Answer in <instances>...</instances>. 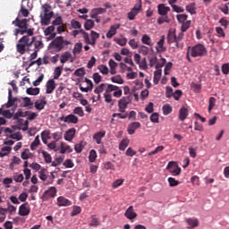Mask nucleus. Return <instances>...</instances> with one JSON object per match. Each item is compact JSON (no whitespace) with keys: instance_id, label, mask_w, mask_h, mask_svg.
Wrapping results in <instances>:
<instances>
[{"instance_id":"12","label":"nucleus","mask_w":229,"mask_h":229,"mask_svg":"<svg viewBox=\"0 0 229 229\" xmlns=\"http://www.w3.org/2000/svg\"><path fill=\"white\" fill-rule=\"evenodd\" d=\"M57 205L58 207H71L72 201L69 200V199H65L64 196H60L57 198Z\"/></svg>"},{"instance_id":"57","label":"nucleus","mask_w":229,"mask_h":229,"mask_svg":"<svg viewBox=\"0 0 229 229\" xmlns=\"http://www.w3.org/2000/svg\"><path fill=\"white\" fill-rule=\"evenodd\" d=\"M71 25H72V28H73L74 30H81V23H80V21L76 20H72Z\"/></svg>"},{"instance_id":"51","label":"nucleus","mask_w":229,"mask_h":229,"mask_svg":"<svg viewBox=\"0 0 229 229\" xmlns=\"http://www.w3.org/2000/svg\"><path fill=\"white\" fill-rule=\"evenodd\" d=\"M96 158H98V153L94 149L90 150L89 156V162H96Z\"/></svg>"},{"instance_id":"42","label":"nucleus","mask_w":229,"mask_h":229,"mask_svg":"<svg viewBox=\"0 0 229 229\" xmlns=\"http://www.w3.org/2000/svg\"><path fill=\"white\" fill-rule=\"evenodd\" d=\"M81 49H83V44L76 43L73 48V55H80V53H81Z\"/></svg>"},{"instance_id":"53","label":"nucleus","mask_w":229,"mask_h":229,"mask_svg":"<svg viewBox=\"0 0 229 229\" xmlns=\"http://www.w3.org/2000/svg\"><path fill=\"white\" fill-rule=\"evenodd\" d=\"M139 53H140V55H143V56L148 55V53H149V48L146 46H141L139 48Z\"/></svg>"},{"instance_id":"33","label":"nucleus","mask_w":229,"mask_h":229,"mask_svg":"<svg viewBox=\"0 0 229 229\" xmlns=\"http://www.w3.org/2000/svg\"><path fill=\"white\" fill-rule=\"evenodd\" d=\"M160 78H162V70H157L156 72H154V85H158Z\"/></svg>"},{"instance_id":"19","label":"nucleus","mask_w":229,"mask_h":229,"mask_svg":"<svg viewBox=\"0 0 229 229\" xmlns=\"http://www.w3.org/2000/svg\"><path fill=\"white\" fill-rule=\"evenodd\" d=\"M184 32L181 30V32L175 36V40H176V44L175 47L178 49H183V43H182V41L183 40V37H184Z\"/></svg>"},{"instance_id":"31","label":"nucleus","mask_w":229,"mask_h":229,"mask_svg":"<svg viewBox=\"0 0 229 229\" xmlns=\"http://www.w3.org/2000/svg\"><path fill=\"white\" fill-rule=\"evenodd\" d=\"M142 44H145L146 46H149L150 47H153V42L151 41V37L148 36V34H145L141 38Z\"/></svg>"},{"instance_id":"46","label":"nucleus","mask_w":229,"mask_h":229,"mask_svg":"<svg viewBox=\"0 0 229 229\" xmlns=\"http://www.w3.org/2000/svg\"><path fill=\"white\" fill-rule=\"evenodd\" d=\"M84 28L87 31L92 30L94 28V21L92 20H87L84 23Z\"/></svg>"},{"instance_id":"21","label":"nucleus","mask_w":229,"mask_h":229,"mask_svg":"<svg viewBox=\"0 0 229 229\" xmlns=\"http://www.w3.org/2000/svg\"><path fill=\"white\" fill-rule=\"evenodd\" d=\"M188 115H189V109L182 106L179 110V119H180V121H185V119H187Z\"/></svg>"},{"instance_id":"45","label":"nucleus","mask_w":229,"mask_h":229,"mask_svg":"<svg viewBox=\"0 0 229 229\" xmlns=\"http://www.w3.org/2000/svg\"><path fill=\"white\" fill-rule=\"evenodd\" d=\"M33 154L30 152V149L26 148L23 152H21V158L22 160H28V158H31Z\"/></svg>"},{"instance_id":"62","label":"nucleus","mask_w":229,"mask_h":229,"mask_svg":"<svg viewBox=\"0 0 229 229\" xmlns=\"http://www.w3.org/2000/svg\"><path fill=\"white\" fill-rule=\"evenodd\" d=\"M93 80L94 83H96V85H98V83H101V80H103V77H101L98 72H95L93 74Z\"/></svg>"},{"instance_id":"36","label":"nucleus","mask_w":229,"mask_h":229,"mask_svg":"<svg viewBox=\"0 0 229 229\" xmlns=\"http://www.w3.org/2000/svg\"><path fill=\"white\" fill-rule=\"evenodd\" d=\"M114 90H119V86H115L114 84H106V94H110L111 92H114Z\"/></svg>"},{"instance_id":"39","label":"nucleus","mask_w":229,"mask_h":229,"mask_svg":"<svg viewBox=\"0 0 229 229\" xmlns=\"http://www.w3.org/2000/svg\"><path fill=\"white\" fill-rule=\"evenodd\" d=\"M164 115H169L173 112V107L169 104H165L162 107Z\"/></svg>"},{"instance_id":"9","label":"nucleus","mask_w":229,"mask_h":229,"mask_svg":"<svg viewBox=\"0 0 229 229\" xmlns=\"http://www.w3.org/2000/svg\"><path fill=\"white\" fill-rule=\"evenodd\" d=\"M30 212H31V208H30V204L28 202L21 204L19 208V215L25 216H30Z\"/></svg>"},{"instance_id":"16","label":"nucleus","mask_w":229,"mask_h":229,"mask_svg":"<svg viewBox=\"0 0 229 229\" xmlns=\"http://www.w3.org/2000/svg\"><path fill=\"white\" fill-rule=\"evenodd\" d=\"M74 135H76V129L75 128L69 129L64 134V140H67L68 142H72V139H74Z\"/></svg>"},{"instance_id":"38","label":"nucleus","mask_w":229,"mask_h":229,"mask_svg":"<svg viewBox=\"0 0 229 229\" xmlns=\"http://www.w3.org/2000/svg\"><path fill=\"white\" fill-rule=\"evenodd\" d=\"M101 225V222L99 221V218L96 217V215L91 216V221L89 223V226H99Z\"/></svg>"},{"instance_id":"18","label":"nucleus","mask_w":229,"mask_h":229,"mask_svg":"<svg viewBox=\"0 0 229 229\" xmlns=\"http://www.w3.org/2000/svg\"><path fill=\"white\" fill-rule=\"evenodd\" d=\"M124 216L127 219H135V217H137V214L135 213V210L133 209V206H130L125 213H124Z\"/></svg>"},{"instance_id":"27","label":"nucleus","mask_w":229,"mask_h":229,"mask_svg":"<svg viewBox=\"0 0 229 229\" xmlns=\"http://www.w3.org/2000/svg\"><path fill=\"white\" fill-rule=\"evenodd\" d=\"M106 135V131H98L93 135V140H96L97 144H101V139Z\"/></svg>"},{"instance_id":"11","label":"nucleus","mask_w":229,"mask_h":229,"mask_svg":"<svg viewBox=\"0 0 229 229\" xmlns=\"http://www.w3.org/2000/svg\"><path fill=\"white\" fill-rule=\"evenodd\" d=\"M13 24L17 26V28H20V30H26V28H28V19L20 20L19 18H16L13 21Z\"/></svg>"},{"instance_id":"37","label":"nucleus","mask_w":229,"mask_h":229,"mask_svg":"<svg viewBox=\"0 0 229 229\" xmlns=\"http://www.w3.org/2000/svg\"><path fill=\"white\" fill-rule=\"evenodd\" d=\"M41 153L46 164H51L53 162V157H51V154L47 153L46 150H42Z\"/></svg>"},{"instance_id":"40","label":"nucleus","mask_w":229,"mask_h":229,"mask_svg":"<svg viewBox=\"0 0 229 229\" xmlns=\"http://www.w3.org/2000/svg\"><path fill=\"white\" fill-rule=\"evenodd\" d=\"M111 81L113 83H117L118 85H123V83H124V80H123V77H121V75L112 77Z\"/></svg>"},{"instance_id":"5","label":"nucleus","mask_w":229,"mask_h":229,"mask_svg":"<svg viewBox=\"0 0 229 229\" xmlns=\"http://www.w3.org/2000/svg\"><path fill=\"white\" fill-rule=\"evenodd\" d=\"M55 196H56V188L52 186L48 190L45 191L41 199L43 201H48L51 198H55Z\"/></svg>"},{"instance_id":"13","label":"nucleus","mask_w":229,"mask_h":229,"mask_svg":"<svg viewBox=\"0 0 229 229\" xmlns=\"http://www.w3.org/2000/svg\"><path fill=\"white\" fill-rule=\"evenodd\" d=\"M15 103H17V98L12 97V89H8V101L4 106H5V108H12V106H13V105H15Z\"/></svg>"},{"instance_id":"20","label":"nucleus","mask_w":229,"mask_h":229,"mask_svg":"<svg viewBox=\"0 0 229 229\" xmlns=\"http://www.w3.org/2000/svg\"><path fill=\"white\" fill-rule=\"evenodd\" d=\"M157 12H158L159 15L165 16V15H167L168 12H171V8L165 6V4H161L157 6Z\"/></svg>"},{"instance_id":"4","label":"nucleus","mask_w":229,"mask_h":229,"mask_svg":"<svg viewBox=\"0 0 229 229\" xmlns=\"http://www.w3.org/2000/svg\"><path fill=\"white\" fill-rule=\"evenodd\" d=\"M140 10H142V0H138L134 7L128 13L129 21H135V17L139 15Z\"/></svg>"},{"instance_id":"58","label":"nucleus","mask_w":229,"mask_h":229,"mask_svg":"<svg viewBox=\"0 0 229 229\" xmlns=\"http://www.w3.org/2000/svg\"><path fill=\"white\" fill-rule=\"evenodd\" d=\"M160 151H164V146H158L155 150L150 151L148 155V157H153V155H157V153H160Z\"/></svg>"},{"instance_id":"61","label":"nucleus","mask_w":229,"mask_h":229,"mask_svg":"<svg viewBox=\"0 0 229 229\" xmlns=\"http://www.w3.org/2000/svg\"><path fill=\"white\" fill-rule=\"evenodd\" d=\"M165 65V58H161L156 64V69L160 71Z\"/></svg>"},{"instance_id":"50","label":"nucleus","mask_w":229,"mask_h":229,"mask_svg":"<svg viewBox=\"0 0 229 229\" xmlns=\"http://www.w3.org/2000/svg\"><path fill=\"white\" fill-rule=\"evenodd\" d=\"M64 162V157H55V160L52 162L51 165L52 167H57V165H60Z\"/></svg>"},{"instance_id":"7","label":"nucleus","mask_w":229,"mask_h":229,"mask_svg":"<svg viewBox=\"0 0 229 229\" xmlns=\"http://www.w3.org/2000/svg\"><path fill=\"white\" fill-rule=\"evenodd\" d=\"M128 105H130V100L128 98L123 97L118 101V110L121 114H126V108H128Z\"/></svg>"},{"instance_id":"55","label":"nucleus","mask_w":229,"mask_h":229,"mask_svg":"<svg viewBox=\"0 0 229 229\" xmlns=\"http://www.w3.org/2000/svg\"><path fill=\"white\" fill-rule=\"evenodd\" d=\"M154 107H155V104H153V102H149L145 107V110L148 112V114H153V112H155Z\"/></svg>"},{"instance_id":"30","label":"nucleus","mask_w":229,"mask_h":229,"mask_svg":"<svg viewBox=\"0 0 229 229\" xmlns=\"http://www.w3.org/2000/svg\"><path fill=\"white\" fill-rule=\"evenodd\" d=\"M60 153H62V155H64V153H72V149L71 148V146L61 142V150Z\"/></svg>"},{"instance_id":"35","label":"nucleus","mask_w":229,"mask_h":229,"mask_svg":"<svg viewBox=\"0 0 229 229\" xmlns=\"http://www.w3.org/2000/svg\"><path fill=\"white\" fill-rule=\"evenodd\" d=\"M165 38L164 37L157 42V47H156L158 53L165 51V47H164Z\"/></svg>"},{"instance_id":"41","label":"nucleus","mask_w":229,"mask_h":229,"mask_svg":"<svg viewBox=\"0 0 229 229\" xmlns=\"http://www.w3.org/2000/svg\"><path fill=\"white\" fill-rule=\"evenodd\" d=\"M104 90H106V83H101L98 85L95 89L94 93L95 94H101Z\"/></svg>"},{"instance_id":"25","label":"nucleus","mask_w":229,"mask_h":229,"mask_svg":"<svg viewBox=\"0 0 229 229\" xmlns=\"http://www.w3.org/2000/svg\"><path fill=\"white\" fill-rule=\"evenodd\" d=\"M71 58H72V54H71V52H69V51H66L64 54H62L60 62H61V64H65V63L69 62V60H71Z\"/></svg>"},{"instance_id":"10","label":"nucleus","mask_w":229,"mask_h":229,"mask_svg":"<svg viewBox=\"0 0 229 229\" xmlns=\"http://www.w3.org/2000/svg\"><path fill=\"white\" fill-rule=\"evenodd\" d=\"M85 83H87V87L83 88V86H81V84L79 85L80 90L81 92H92V89H94V83L92 82V81H90L88 78L84 79Z\"/></svg>"},{"instance_id":"17","label":"nucleus","mask_w":229,"mask_h":229,"mask_svg":"<svg viewBox=\"0 0 229 229\" xmlns=\"http://www.w3.org/2000/svg\"><path fill=\"white\" fill-rule=\"evenodd\" d=\"M55 89H56V83L55 80L51 79L47 82L46 94H53Z\"/></svg>"},{"instance_id":"3","label":"nucleus","mask_w":229,"mask_h":229,"mask_svg":"<svg viewBox=\"0 0 229 229\" xmlns=\"http://www.w3.org/2000/svg\"><path fill=\"white\" fill-rule=\"evenodd\" d=\"M71 45V41L69 40H64V37L59 36L57 38H55L50 44L49 46L53 48V49H56V51L60 52L62 51V49H64L65 47V46H69Z\"/></svg>"},{"instance_id":"60","label":"nucleus","mask_w":229,"mask_h":229,"mask_svg":"<svg viewBox=\"0 0 229 229\" xmlns=\"http://www.w3.org/2000/svg\"><path fill=\"white\" fill-rule=\"evenodd\" d=\"M114 40V42H116V44H118V46H122V47H124L126 42H128V39L126 38H115Z\"/></svg>"},{"instance_id":"56","label":"nucleus","mask_w":229,"mask_h":229,"mask_svg":"<svg viewBox=\"0 0 229 229\" xmlns=\"http://www.w3.org/2000/svg\"><path fill=\"white\" fill-rule=\"evenodd\" d=\"M98 71H100V72L104 75H106L108 74L109 72V70H108V67L106 65H104V64H100L98 67Z\"/></svg>"},{"instance_id":"59","label":"nucleus","mask_w":229,"mask_h":229,"mask_svg":"<svg viewBox=\"0 0 229 229\" xmlns=\"http://www.w3.org/2000/svg\"><path fill=\"white\" fill-rule=\"evenodd\" d=\"M104 98L106 103H109L110 105H114V100H112L111 93H104Z\"/></svg>"},{"instance_id":"44","label":"nucleus","mask_w":229,"mask_h":229,"mask_svg":"<svg viewBox=\"0 0 229 229\" xmlns=\"http://www.w3.org/2000/svg\"><path fill=\"white\" fill-rule=\"evenodd\" d=\"M128 144H130V141L128 140H122V141L119 144V150L124 151L128 148Z\"/></svg>"},{"instance_id":"34","label":"nucleus","mask_w":229,"mask_h":229,"mask_svg":"<svg viewBox=\"0 0 229 229\" xmlns=\"http://www.w3.org/2000/svg\"><path fill=\"white\" fill-rule=\"evenodd\" d=\"M38 146H40V136L38 135V136H36L33 142L30 144V149L32 151H35V149H37V148H38Z\"/></svg>"},{"instance_id":"23","label":"nucleus","mask_w":229,"mask_h":229,"mask_svg":"<svg viewBox=\"0 0 229 229\" xmlns=\"http://www.w3.org/2000/svg\"><path fill=\"white\" fill-rule=\"evenodd\" d=\"M78 116L71 114L65 116V123H72V124H78Z\"/></svg>"},{"instance_id":"47","label":"nucleus","mask_w":229,"mask_h":229,"mask_svg":"<svg viewBox=\"0 0 229 229\" xmlns=\"http://www.w3.org/2000/svg\"><path fill=\"white\" fill-rule=\"evenodd\" d=\"M73 114H75V115H79V117H83V115H85V112H83V108L81 106L75 107L73 109Z\"/></svg>"},{"instance_id":"22","label":"nucleus","mask_w":229,"mask_h":229,"mask_svg":"<svg viewBox=\"0 0 229 229\" xmlns=\"http://www.w3.org/2000/svg\"><path fill=\"white\" fill-rule=\"evenodd\" d=\"M186 223L189 225L188 229L196 228L199 225L198 218H188L186 219Z\"/></svg>"},{"instance_id":"43","label":"nucleus","mask_w":229,"mask_h":229,"mask_svg":"<svg viewBox=\"0 0 229 229\" xmlns=\"http://www.w3.org/2000/svg\"><path fill=\"white\" fill-rule=\"evenodd\" d=\"M63 67L57 66L54 71V80H58L62 76Z\"/></svg>"},{"instance_id":"2","label":"nucleus","mask_w":229,"mask_h":229,"mask_svg":"<svg viewBox=\"0 0 229 229\" xmlns=\"http://www.w3.org/2000/svg\"><path fill=\"white\" fill-rule=\"evenodd\" d=\"M188 55H191L192 58L205 56V55H207V47L201 44L195 45L194 47H189Z\"/></svg>"},{"instance_id":"64","label":"nucleus","mask_w":229,"mask_h":229,"mask_svg":"<svg viewBox=\"0 0 229 229\" xmlns=\"http://www.w3.org/2000/svg\"><path fill=\"white\" fill-rule=\"evenodd\" d=\"M150 121H151V123H158L160 122L158 113H153L150 115Z\"/></svg>"},{"instance_id":"49","label":"nucleus","mask_w":229,"mask_h":229,"mask_svg":"<svg viewBox=\"0 0 229 229\" xmlns=\"http://www.w3.org/2000/svg\"><path fill=\"white\" fill-rule=\"evenodd\" d=\"M208 112H212V110L214 109V106H216V98L211 97L209 98V101H208Z\"/></svg>"},{"instance_id":"14","label":"nucleus","mask_w":229,"mask_h":229,"mask_svg":"<svg viewBox=\"0 0 229 229\" xmlns=\"http://www.w3.org/2000/svg\"><path fill=\"white\" fill-rule=\"evenodd\" d=\"M46 105H47V100L46 99V97H44L43 98L37 100L34 103V106L36 108V110H44V108H46Z\"/></svg>"},{"instance_id":"52","label":"nucleus","mask_w":229,"mask_h":229,"mask_svg":"<svg viewBox=\"0 0 229 229\" xmlns=\"http://www.w3.org/2000/svg\"><path fill=\"white\" fill-rule=\"evenodd\" d=\"M167 42L169 44H173V43L176 44V34L169 33L168 36H167Z\"/></svg>"},{"instance_id":"63","label":"nucleus","mask_w":229,"mask_h":229,"mask_svg":"<svg viewBox=\"0 0 229 229\" xmlns=\"http://www.w3.org/2000/svg\"><path fill=\"white\" fill-rule=\"evenodd\" d=\"M83 148H85V146L83 145V141H81L74 146V149H75L76 153H81V151H83Z\"/></svg>"},{"instance_id":"48","label":"nucleus","mask_w":229,"mask_h":229,"mask_svg":"<svg viewBox=\"0 0 229 229\" xmlns=\"http://www.w3.org/2000/svg\"><path fill=\"white\" fill-rule=\"evenodd\" d=\"M182 96H183V92L181 89L175 90L172 95L175 101H180V98H182Z\"/></svg>"},{"instance_id":"15","label":"nucleus","mask_w":229,"mask_h":229,"mask_svg":"<svg viewBox=\"0 0 229 229\" xmlns=\"http://www.w3.org/2000/svg\"><path fill=\"white\" fill-rule=\"evenodd\" d=\"M139 128H140V123L133 122L128 125L127 131L129 135H133V133H135V131L139 130Z\"/></svg>"},{"instance_id":"28","label":"nucleus","mask_w":229,"mask_h":229,"mask_svg":"<svg viewBox=\"0 0 229 229\" xmlns=\"http://www.w3.org/2000/svg\"><path fill=\"white\" fill-rule=\"evenodd\" d=\"M186 12H188V13H191V15H196V3H191L186 5Z\"/></svg>"},{"instance_id":"1","label":"nucleus","mask_w":229,"mask_h":229,"mask_svg":"<svg viewBox=\"0 0 229 229\" xmlns=\"http://www.w3.org/2000/svg\"><path fill=\"white\" fill-rule=\"evenodd\" d=\"M26 33L27 35L21 37L16 45V51L20 55H25L26 47H31V46H33V42L37 40V37H33V35H35V29H28L27 27ZM30 37L32 38H30Z\"/></svg>"},{"instance_id":"29","label":"nucleus","mask_w":229,"mask_h":229,"mask_svg":"<svg viewBox=\"0 0 229 229\" xmlns=\"http://www.w3.org/2000/svg\"><path fill=\"white\" fill-rule=\"evenodd\" d=\"M90 46H96V41L98 40V38H99V33L91 30L90 32Z\"/></svg>"},{"instance_id":"54","label":"nucleus","mask_w":229,"mask_h":229,"mask_svg":"<svg viewBox=\"0 0 229 229\" xmlns=\"http://www.w3.org/2000/svg\"><path fill=\"white\" fill-rule=\"evenodd\" d=\"M1 114L4 115V117H6V119H12L13 117V113H12L10 110L2 109Z\"/></svg>"},{"instance_id":"26","label":"nucleus","mask_w":229,"mask_h":229,"mask_svg":"<svg viewBox=\"0 0 229 229\" xmlns=\"http://www.w3.org/2000/svg\"><path fill=\"white\" fill-rule=\"evenodd\" d=\"M109 67H110V74H117V71H115V69H117V63H115V61H114V59H110L108 62Z\"/></svg>"},{"instance_id":"24","label":"nucleus","mask_w":229,"mask_h":229,"mask_svg":"<svg viewBox=\"0 0 229 229\" xmlns=\"http://www.w3.org/2000/svg\"><path fill=\"white\" fill-rule=\"evenodd\" d=\"M117 30H119V25H113L110 27L109 30L106 33L107 38H112L114 35L117 33Z\"/></svg>"},{"instance_id":"32","label":"nucleus","mask_w":229,"mask_h":229,"mask_svg":"<svg viewBox=\"0 0 229 229\" xmlns=\"http://www.w3.org/2000/svg\"><path fill=\"white\" fill-rule=\"evenodd\" d=\"M29 96H38L40 94V88H29L26 89Z\"/></svg>"},{"instance_id":"6","label":"nucleus","mask_w":229,"mask_h":229,"mask_svg":"<svg viewBox=\"0 0 229 229\" xmlns=\"http://www.w3.org/2000/svg\"><path fill=\"white\" fill-rule=\"evenodd\" d=\"M166 169L173 176H178L182 173V168L178 167L173 161L168 163Z\"/></svg>"},{"instance_id":"8","label":"nucleus","mask_w":229,"mask_h":229,"mask_svg":"<svg viewBox=\"0 0 229 229\" xmlns=\"http://www.w3.org/2000/svg\"><path fill=\"white\" fill-rule=\"evenodd\" d=\"M53 15H55L54 12H50L49 13H42L40 14L41 24L42 26H49L51 24V19H53Z\"/></svg>"}]
</instances>
